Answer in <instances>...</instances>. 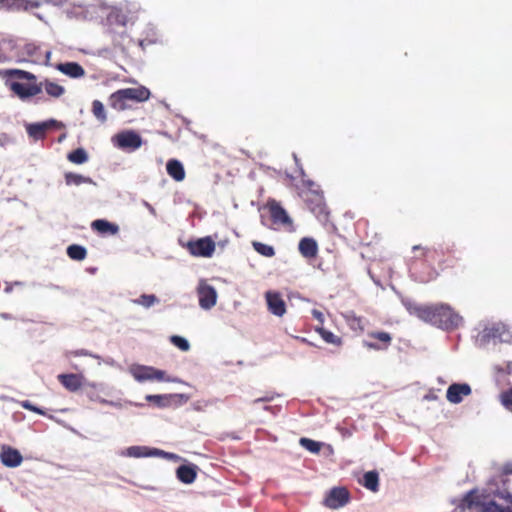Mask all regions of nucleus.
Masks as SVG:
<instances>
[{"instance_id": "42", "label": "nucleus", "mask_w": 512, "mask_h": 512, "mask_svg": "<svg viewBox=\"0 0 512 512\" xmlns=\"http://www.w3.org/2000/svg\"><path fill=\"white\" fill-rule=\"evenodd\" d=\"M108 20L109 21H117L119 23H121L123 26L126 24V16L125 15H122L120 13H111L108 17Z\"/></svg>"}, {"instance_id": "7", "label": "nucleus", "mask_w": 512, "mask_h": 512, "mask_svg": "<svg viewBox=\"0 0 512 512\" xmlns=\"http://www.w3.org/2000/svg\"><path fill=\"white\" fill-rule=\"evenodd\" d=\"M129 371L138 382L153 380L162 381L165 375L164 371L145 365H132Z\"/></svg>"}, {"instance_id": "5", "label": "nucleus", "mask_w": 512, "mask_h": 512, "mask_svg": "<svg viewBox=\"0 0 512 512\" xmlns=\"http://www.w3.org/2000/svg\"><path fill=\"white\" fill-rule=\"evenodd\" d=\"M351 495L346 487H333L326 494L323 505L329 509H339L349 503Z\"/></svg>"}, {"instance_id": "36", "label": "nucleus", "mask_w": 512, "mask_h": 512, "mask_svg": "<svg viewBox=\"0 0 512 512\" xmlns=\"http://www.w3.org/2000/svg\"><path fill=\"white\" fill-rule=\"evenodd\" d=\"M92 113L101 123H104L107 120L104 105L99 100H94L92 102Z\"/></svg>"}, {"instance_id": "22", "label": "nucleus", "mask_w": 512, "mask_h": 512, "mask_svg": "<svg viewBox=\"0 0 512 512\" xmlns=\"http://www.w3.org/2000/svg\"><path fill=\"white\" fill-rule=\"evenodd\" d=\"M57 69L71 78H81L85 75L84 68L77 62L60 63Z\"/></svg>"}, {"instance_id": "12", "label": "nucleus", "mask_w": 512, "mask_h": 512, "mask_svg": "<svg viewBox=\"0 0 512 512\" xmlns=\"http://www.w3.org/2000/svg\"><path fill=\"white\" fill-rule=\"evenodd\" d=\"M368 337L377 340V342H364V346L373 350H386L392 343V336L385 331H373L368 333Z\"/></svg>"}, {"instance_id": "35", "label": "nucleus", "mask_w": 512, "mask_h": 512, "mask_svg": "<svg viewBox=\"0 0 512 512\" xmlns=\"http://www.w3.org/2000/svg\"><path fill=\"white\" fill-rule=\"evenodd\" d=\"M299 444L311 453H319L322 448V443L314 441L310 438L302 437Z\"/></svg>"}, {"instance_id": "23", "label": "nucleus", "mask_w": 512, "mask_h": 512, "mask_svg": "<svg viewBox=\"0 0 512 512\" xmlns=\"http://www.w3.org/2000/svg\"><path fill=\"white\" fill-rule=\"evenodd\" d=\"M93 230L97 231L99 234L105 235H115L119 231L118 225L111 223L104 219L94 220L91 224Z\"/></svg>"}, {"instance_id": "38", "label": "nucleus", "mask_w": 512, "mask_h": 512, "mask_svg": "<svg viewBox=\"0 0 512 512\" xmlns=\"http://www.w3.org/2000/svg\"><path fill=\"white\" fill-rule=\"evenodd\" d=\"M170 342L176 346L177 348H179L181 351H188L190 349V344L189 342L181 337V336H178V335H172L170 337Z\"/></svg>"}, {"instance_id": "46", "label": "nucleus", "mask_w": 512, "mask_h": 512, "mask_svg": "<svg viewBox=\"0 0 512 512\" xmlns=\"http://www.w3.org/2000/svg\"><path fill=\"white\" fill-rule=\"evenodd\" d=\"M56 4H61L64 2H69L70 0H53Z\"/></svg>"}, {"instance_id": "14", "label": "nucleus", "mask_w": 512, "mask_h": 512, "mask_svg": "<svg viewBox=\"0 0 512 512\" xmlns=\"http://www.w3.org/2000/svg\"><path fill=\"white\" fill-rule=\"evenodd\" d=\"M265 298L267 301L268 310L272 314L281 317L286 313L285 301L282 299L278 292L268 291L265 294Z\"/></svg>"}, {"instance_id": "20", "label": "nucleus", "mask_w": 512, "mask_h": 512, "mask_svg": "<svg viewBox=\"0 0 512 512\" xmlns=\"http://www.w3.org/2000/svg\"><path fill=\"white\" fill-rule=\"evenodd\" d=\"M59 382L69 391L75 392L82 386L83 377L79 374H60L58 375Z\"/></svg>"}, {"instance_id": "6", "label": "nucleus", "mask_w": 512, "mask_h": 512, "mask_svg": "<svg viewBox=\"0 0 512 512\" xmlns=\"http://www.w3.org/2000/svg\"><path fill=\"white\" fill-rule=\"evenodd\" d=\"M186 248L192 256L210 258L215 251V242L207 236L189 241Z\"/></svg>"}, {"instance_id": "11", "label": "nucleus", "mask_w": 512, "mask_h": 512, "mask_svg": "<svg viewBox=\"0 0 512 512\" xmlns=\"http://www.w3.org/2000/svg\"><path fill=\"white\" fill-rule=\"evenodd\" d=\"M115 145L121 149H138L141 144L142 140L141 137L133 132V131H127L117 134L114 137Z\"/></svg>"}, {"instance_id": "41", "label": "nucleus", "mask_w": 512, "mask_h": 512, "mask_svg": "<svg viewBox=\"0 0 512 512\" xmlns=\"http://www.w3.org/2000/svg\"><path fill=\"white\" fill-rule=\"evenodd\" d=\"M146 400L156 404L157 406H163L165 397L162 395H147Z\"/></svg>"}, {"instance_id": "4", "label": "nucleus", "mask_w": 512, "mask_h": 512, "mask_svg": "<svg viewBox=\"0 0 512 512\" xmlns=\"http://www.w3.org/2000/svg\"><path fill=\"white\" fill-rule=\"evenodd\" d=\"M308 209L315 215V217L322 223L329 220V209L324 199L323 193L305 195L302 197Z\"/></svg>"}, {"instance_id": "19", "label": "nucleus", "mask_w": 512, "mask_h": 512, "mask_svg": "<svg viewBox=\"0 0 512 512\" xmlns=\"http://www.w3.org/2000/svg\"><path fill=\"white\" fill-rule=\"evenodd\" d=\"M176 476L184 484H191L196 480L197 467L193 464L180 465L176 470Z\"/></svg>"}, {"instance_id": "18", "label": "nucleus", "mask_w": 512, "mask_h": 512, "mask_svg": "<svg viewBox=\"0 0 512 512\" xmlns=\"http://www.w3.org/2000/svg\"><path fill=\"white\" fill-rule=\"evenodd\" d=\"M298 249L303 257L311 259L317 256L318 244L313 238L304 237L300 240Z\"/></svg>"}, {"instance_id": "1", "label": "nucleus", "mask_w": 512, "mask_h": 512, "mask_svg": "<svg viewBox=\"0 0 512 512\" xmlns=\"http://www.w3.org/2000/svg\"><path fill=\"white\" fill-rule=\"evenodd\" d=\"M458 509L460 512H512V494L503 490L489 495L473 489L466 493Z\"/></svg>"}, {"instance_id": "26", "label": "nucleus", "mask_w": 512, "mask_h": 512, "mask_svg": "<svg viewBox=\"0 0 512 512\" xmlns=\"http://www.w3.org/2000/svg\"><path fill=\"white\" fill-rule=\"evenodd\" d=\"M109 104L117 111H123L129 107L128 100L124 97L122 89H119L110 95Z\"/></svg>"}, {"instance_id": "17", "label": "nucleus", "mask_w": 512, "mask_h": 512, "mask_svg": "<svg viewBox=\"0 0 512 512\" xmlns=\"http://www.w3.org/2000/svg\"><path fill=\"white\" fill-rule=\"evenodd\" d=\"M124 97L133 102H144L149 99L150 91L144 86L122 89Z\"/></svg>"}, {"instance_id": "48", "label": "nucleus", "mask_w": 512, "mask_h": 512, "mask_svg": "<svg viewBox=\"0 0 512 512\" xmlns=\"http://www.w3.org/2000/svg\"><path fill=\"white\" fill-rule=\"evenodd\" d=\"M73 5H76V2H72ZM77 5L81 6L80 3H77Z\"/></svg>"}, {"instance_id": "27", "label": "nucleus", "mask_w": 512, "mask_h": 512, "mask_svg": "<svg viewBox=\"0 0 512 512\" xmlns=\"http://www.w3.org/2000/svg\"><path fill=\"white\" fill-rule=\"evenodd\" d=\"M65 183L67 186H79L82 184H95L92 178L88 176H83L81 174H77L74 172H66L64 174Z\"/></svg>"}, {"instance_id": "9", "label": "nucleus", "mask_w": 512, "mask_h": 512, "mask_svg": "<svg viewBox=\"0 0 512 512\" xmlns=\"http://www.w3.org/2000/svg\"><path fill=\"white\" fill-rule=\"evenodd\" d=\"M199 305L203 309H211L217 300V292L215 288L206 283H200L197 288Z\"/></svg>"}, {"instance_id": "2", "label": "nucleus", "mask_w": 512, "mask_h": 512, "mask_svg": "<svg viewBox=\"0 0 512 512\" xmlns=\"http://www.w3.org/2000/svg\"><path fill=\"white\" fill-rule=\"evenodd\" d=\"M410 314H413L421 320L443 329H453L461 322V317L456 314L451 307L445 304L435 305H406Z\"/></svg>"}, {"instance_id": "30", "label": "nucleus", "mask_w": 512, "mask_h": 512, "mask_svg": "<svg viewBox=\"0 0 512 512\" xmlns=\"http://www.w3.org/2000/svg\"><path fill=\"white\" fill-rule=\"evenodd\" d=\"M413 252L415 253V258H420L425 261H432L435 259V256L437 254L436 249L428 248V247H422L420 245H415L412 248Z\"/></svg>"}, {"instance_id": "24", "label": "nucleus", "mask_w": 512, "mask_h": 512, "mask_svg": "<svg viewBox=\"0 0 512 512\" xmlns=\"http://www.w3.org/2000/svg\"><path fill=\"white\" fill-rule=\"evenodd\" d=\"M37 85L41 87V90L44 89L45 92L53 98H60L65 93V88L63 86L49 79H44L37 83Z\"/></svg>"}, {"instance_id": "47", "label": "nucleus", "mask_w": 512, "mask_h": 512, "mask_svg": "<svg viewBox=\"0 0 512 512\" xmlns=\"http://www.w3.org/2000/svg\"><path fill=\"white\" fill-rule=\"evenodd\" d=\"M493 330H494V328L490 329V330H489V332L487 333V335H488V336H493V337H494V336H495V334H494V333H491Z\"/></svg>"}, {"instance_id": "3", "label": "nucleus", "mask_w": 512, "mask_h": 512, "mask_svg": "<svg viewBox=\"0 0 512 512\" xmlns=\"http://www.w3.org/2000/svg\"><path fill=\"white\" fill-rule=\"evenodd\" d=\"M0 78L5 80V85L21 100L41 93V87L37 85V77L31 72L21 69H1Z\"/></svg>"}, {"instance_id": "15", "label": "nucleus", "mask_w": 512, "mask_h": 512, "mask_svg": "<svg viewBox=\"0 0 512 512\" xmlns=\"http://www.w3.org/2000/svg\"><path fill=\"white\" fill-rule=\"evenodd\" d=\"M0 7L8 11H27L38 8L39 3L29 0H0Z\"/></svg>"}, {"instance_id": "33", "label": "nucleus", "mask_w": 512, "mask_h": 512, "mask_svg": "<svg viewBox=\"0 0 512 512\" xmlns=\"http://www.w3.org/2000/svg\"><path fill=\"white\" fill-rule=\"evenodd\" d=\"M302 186L304 187V190L301 192V197H304L305 195H308L309 193L313 194H319L323 193V191L320 189V186L315 183L314 181L310 179L302 178L301 180Z\"/></svg>"}, {"instance_id": "8", "label": "nucleus", "mask_w": 512, "mask_h": 512, "mask_svg": "<svg viewBox=\"0 0 512 512\" xmlns=\"http://www.w3.org/2000/svg\"><path fill=\"white\" fill-rule=\"evenodd\" d=\"M266 207L274 224L281 225L283 227L292 226L291 218L279 202L276 200H269Z\"/></svg>"}, {"instance_id": "31", "label": "nucleus", "mask_w": 512, "mask_h": 512, "mask_svg": "<svg viewBox=\"0 0 512 512\" xmlns=\"http://www.w3.org/2000/svg\"><path fill=\"white\" fill-rule=\"evenodd\" d=\"M67 255L72 260L82 261L87 256V250L81 245L72 244L67 248Z\"/></svg>"}, {"instance_id": "40", "label": "nucleus", "mask_w": 512, "mask_h": 512, "mask_svg": "<svg viewBox=\"0 0 512 512\" xmlns=\"http://www.w3.org/2000/svg\"><path fill=\"white\" fill-rule=\"evenodd\" d=\"M21 407L34 413H37L39 415H45V412L41 408L35 406L28 400L22 401Z\"/></svg>"}, {"instance_id": "34", "label": "nucleus", "mask_w": 512, "mask_h": 512, "mask_svg": "<svg viewBox=\"0 0 512 512\" xmlns=\"http://www.w3.org/2000/svg\"><path fill=\"white\" fill-rule=\"evenodd\" d=\"M252 247L254 248V250L257 253H259L262 256L270 258V257H273L275 255V249L272 246L264 244L262 242L253 241L252 242Z\"/></svg>"}, {"instance_id": "37", "label": "nucleus", "mask_w": 512, "mask_h": 512, "mask_svg": "<svg viewBox=\"0 0 512 512\" xmlns=\"http://www.w3.org/2000/svg\"><path fill=\"white\" fill-rule=\"evenodd\" d=\"M158 302V299L153 294H143L138 299L134 300V303L138 305H142L146 308L153 306L155 303Z\"/></svg>"}, {"instance_id": "16", "label": "nucleus", "mask_w": 512, "mask_h": 512, "mask_svg": "<svg viewBox=\"0 0 512 512\" xmlns=\"http://www.w3.org/2000/svg\"><path fill=\"white\" fill-rule=\"evenodd\" d=\"M0 457L2 463L7 467H17L23 461L21 453L12 447H4Z\"/></svg>"}, {"instance_id": "25", "label": "nucleus", "mask_w": 512, "mask_h": 512, "mask_svg": "<svg viewBox=\"0 0 512 512\" xmlns=\"http://www.w3.org/2000/svg\"><path fill=\"white\" fill-rule=\"evenodd\" d=\"M166 170L169 176L177 182L183 181L185 178L184 167L182 163L176 159H171L167 162Z\"/></svg>"}, {"instance_id": "29", "label": "nucleus", "mask_w": 512, "mask_h": 512, "mask_svg": "<svg viewBox=\"0 0 512 512\" xmlns=\"http://www.w3.org/2000/svg\"><path fill=\"white\" fill-rule=\"evenodd\" d=\"M315 331L321 336V338L328 344H332L334 346H341L342 345V339L341 337L335 335L333 332L323 328V327H316Z\"/></svg>"}, {"instance_id": "21", "label": "nucleus", "mask_w": 512, "mask_h": 512, "mask_svg": "<svg viewBox=\"0 0 512 512\" xmlns=\"http://www.w3.org/2000/svg\"><path fill=\"white\" fill-rule=\"evenodd\" d=\"M161 454H163V451L156 448L150 449L146 446H131L125 452L126 456L134 458L158 456Z\"/></svg>"}, {"instance_id": "45", "label": "nucleus", "mask_w": 512, "mask_h": 512, "mask_svg": "<svg viewBox=\"0 0 512 512\" xmlns=\"http://www.w3.org/2000/svg\"><path fill=\"white\" fill-rule=\"evenodd\" d=\"M503 473L504 475L512 474V469L506 466L503 469Z\"/></svg>"}, {"instance_id": "44", "label": "nucleus", "mask_w": 512, "mask_h": 512, "mask_svg": "<svg viewBox=\"0 0 512 512\" xmlns=\"http://www.w3.org/2000/svg\"><path fill=\"white\" fill-rule=\"evenodd\" d=\"M273 399L272 396H265V397H260V398H256L254 400V403H258V402H269Z\"/></svg>"}, {"instance_id": "32", "label": "nucleus", "mask_w": 512, "mask_h": 512, "mask_svg": "<svg viewBox=\"0 0 512 512\" xmlns=\"http://www.w3.org/2000/svg\"><path fill=\"white\" fill-rule=\"evenodd\" d=\"M67 159L73 164H83L88 160V154L83 148H77L67 155Z\"/></svg>"}, {"instance_id": "10", "label": "nucleus", "mask_w": 512, "mask_h": 512, "mask_svg": "<svg viewBox=\"0 0 512 512\" xmlns=\"http://www.w3.org/2000/svg\"><path fill=\"white\" fill-rule=\"evenodd\" d=\"M63 124L57 120L50 119L41 123H33L27 127V133L30 137L36 140L43 139L46 136V132L52 128H62Z\"/></svg>"}, {"instance_id": "43", "label": "nucleus", "mask_w": 512, "mask_h": 512, "mask_svg": "<svg viewBox=\"0 0 512 512\" xmlns=\"http://www.w3.org/2000/svg\"><path fill=\"white\" fill-rule=\"evenodd\" d=\"M312 315L313 317L318 320L321 324L324 323V315L321 311L317 310V309H314L312 311Z\"/></svg>"}, {"instance_id": "39", "label": "nucleus", "mask_w": 512, "mask_h": 512, "mask_svg": "<svg viewBox=\"0 0 512 512\" xmlns=\"http://www.w3.org/2000/svg\"><path fill=\"white\" fill-rule=\"evenodd\" d=\"M499 397L501 404L507 410L512 412V387L508 390L502 391Z\"/></svg>"}, {"instance_id": "28", "label": "nucleus", "mask_w": 512, "mask_h": 512, "mask_svg": "<svg viewBox=\"0 0 512 512\" xmlns=\"http://www.w3.org/2000/svg\"><path fill=\"white\" fill-rule=\"evenodd\" d=\"M361 484L372 492L379 490V475L376 471H368L363 475Z\"/></svg>"}, {"instance_id": "13", "label": "nucleus", "mask_w": 512, "mask_h": 512, "mask_svg": "<svg viewBox=\"0 0 512 512\" xmlns=\"http://www.w3.org/2000/svg\"><path fill=\"white\" fill-rule=\"evenodd\" d=\"M471 394V387L466 383H453L446 392V398L450 403L458 404L464 397Z\"/></svg>"}]
</instances>
